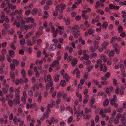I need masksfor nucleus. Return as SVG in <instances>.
Listing matches in <instances>:
<instances>
[{
    "label": "nucleus",
    "mask_w": 126,
    "mask_h": 126,
    "mask_svg": "<svg viewBox=\"0 0 126 126\" xmlns=\"http://www.w3.org/2000/svg\"><path fill=\"white\" fill-rule=\"evenodd\" d=\"M79 27L77 25H75L72 28V34H75L76 32H79Z\"/></svg>",
    "instance_id": "f257e3e1"
},
{
    "label": "nucleus",
    "mask_w": 126,
    "mask_h": 126,
    "mask_svg": "<svg viewBox=\"0 0 126 126\" xmlns=\"http://www.w3.org/2000/svg\"><path fill=\"white\" fill-rule=\"evenodd\" d=\"M100 70L103 71L104 72H106L107 70L106 64L105 63H103L100 65L99 66Z\"/></svg>",
    "instance_id": "f03ea898"
},
{
    "label": "nucleus",
    "mask_w": 126,
    "mask_h": 126,
    "mask_svg": "<svg viewBox=\"0 0 126 126\" xmlns=\"http://www.w3.org/2000/svg\"><path fill=\"white\" fill-rule=\"evenodd\" d=\"M47 80L48 82L50 83V86H52L53 85V83L51 80V78L50 75L49 74L47 75Z\"/></svg>",
    "instance_id": "7ed1b4c3"
},
{
    "label": "nucleus",
    "mask_w": 126,
    "mask_h": 126,
    "mask_svg": "<svg viewBox=\"0 0 126 126\" xmlns=\"http://www.w3.org/2000/svg\"><path fill=\"white\" fill-rule=\"evenodd\" d=\"M16 98H14L13 99L14 104H15V106L17 104H20L19 100L20 97H16Z\"/></svg>",
    "instance_id": "20e7f679"
},
{
    "label": "nucleus",
    "mask_w": 126,
    "mask_h": 126,
    "mask_svg": "<svg viewBox=\"0 0 126 126\" xmlns=\"http://www.w3.org/2000/svg\"><path fill=\"white\" fill-rule=\"evenodd\" d=\"M94 43H93L94 46H93L95 48V49H98L99 47V42L96 40L94 41Z\"/></svg>",
    "instance_id": "39448f33"
},
{
    "label": "nucleus",
    "mask_w": 126,
    "mask_h": 126,
    "mask_svg": "<svg viewBox=\"0 0 126 126\" xmlns=\"http://www.w3.org/2000/svg\"><path fill=\"white\" fill-rule=\"evenodd\" d=\"M22 17H20L18 19V21L20 22L21 24L23 26H24L26 23V21L22 19Z\"/></svg>",
    "instance_id": "423d86ee"
},
{
    "label": "nucleus",
    "mask_w": 126,
    "mask_h": 126,
    "mask_svg": "<svg viewBox=\"0 0 126 126\" xmlns=\"http://www.w3.org/2000/svg\"><path fill=\"white\" fill-rule=\"evenodd\" d=\"M100 58L101 60L103 61L104 62L106 63L107 61V58L104 54H103L100 55Z\"/></svg>",
    "instance_id": "0eeeda50"
},
{
    "label": "nucleus",
    "mask_w": 126,
    "mask_h": 126,
    "mask_svg": "<svg viewBox=\"0 0 126 126\" xmlns=\"http://www.w3.org/2000/svg\"><path fill=\"white\" fill-rule=\"evenodd\" d=\"M8 52L9 56L12 57H13L15 54L14 51L12 50H9Z\"/></svg>",
    "instance_id": "6e6552de"
},
{
    "label": "nucleus",
    "mask_w": 126,
    "mask_h": 126,
    "mask_svg": "<svg viewBox=\"0 0 126 126\" xmlns=\"http://www.w3.org/2000/svg\"><path fill=\"white\" fill-rule=\"evenodd\" d=\"M63 20L65 23L67 25H69L70 23V20L69 18L68 17L67 19L65 18V17L63 18Z\"/></svg>",
    "instance_id": "1a4fd4ad"
},
{
    "label": "nucleus",
    "mask_w": 126,
    "mask_h": 126,
    "mask_svg": "<svg viewBox=\"0 0 126 126\" xmlns=\"http://www.w3.org/2000/svg\"><path fill=\"white\" fill-rule=\"evenodd\" d=\"M91 116L90 114L87 115L86 114H84L83 116V119L85 120H88L90 118Z\"/></svg>",
    "instance_id": "9d476101"
},
{
    "label": "nucleus",
    "mask_w": 126,
    "mask_h": 126,
    "mask_svg": "<svg viewBox=\"0 0 126 126\" xmlns=\"http://www.w3.org/2000/svg\"><path fill=\"white\" fill-rule=\"evenodd\" d=\"M56 48V46L54 44H51L49 47V49L51 51H53Z\"/></svg>",
    "instance_id": "9b49d317"
},
{
    "label": "nucleus",
    "mask_w": 126,
    "mask_h": 126,
    "mask_svg": "<svg viewBox=\"0 0 126 126\" xmlns=\"http://www.w3.org/2000/svg\"><path fill=\"white\" fill-rule=\"evenodd\" d=\"M108 26V24L107 22L106 21H104L103 24L100 26V27H103L104 28L106 29Z\"/></svg>",
    "instance_id": "f8f14e48"
},
{
    "label": "nucleus",
    "mask_w": 126,
    "mask_h": 126,
    "mask_svg": "<svg viewBox=\"0 0 126 126\" xmlns=\"http://www.w3.org/2000/svg\"><path fill=\"white\" fill-rule=\"evenodd\" d=\"M38 12V10L37 8H35L33 9L31 11V13L34 15H36Z\"/></svg>",
    "instance_id": "ddd939ff"
},
{
    "label": "nucleus",
    "mask_w": 126,
    "mask_h": 126,
    "mask_svg": "<svg viewBox=\"0 0 126 126\" xmlns=\"http://www.w3.org/2000/svg\"><path fill=\"white\" fill-rule=\"evenodd\" d=\"M20 91L18 89H16L15 92V97H20L19 94L20 93Z\"/></svg>",
    "instance_id": "4468645a"
},
{
    "label": "nucleus",
    "mask_w": 126,
    "mask_h": 126,
    "mask_svg": "<svg viewBox=\"0 0 126 126\" xmlns=\"http://www.w3.org/2000/svg\"><path fill=\"white\" fill-rule=\"evenodd\" d=\"M78 60L76 58H74L72 60L71 64L72 66H75L77 63Z\"/></svg>",
    "instance_id": "2eb2a0df"
},
{
    "label": "nucleus",
    "mask_w": 126,
    "mask_h": 126,
    "mask_svg": "<svg viewBox=\"0 0 126 126\" xmlns=\"http://www.w3.org/2000/svg\"><path fill=\"white\" fill-rule=\"evenodd\" d=\"M50 120L53 124H54L55 123H58V121L57 118H54V117H51L50 119Z\"/></svg>",
    "instance_id": "dca6fc26"
},
{
    "label": "nucleus",
    "mask_w": 126,
    "mask_h": 126,
    "mask_svg": "<svg viewBox=\"0 0 126 126\" xmlns=\"http://www.w3.org/2000/svg\"><path fill=\"white\" fill-rule=\"evenodd\" d=\"M94 67L93 65H90L86 67V69L87 71L88 72H90L92 71V69Z\"/></svg>",
    "instance_id": "f3484780"
},
{
    "label": "nucleus",
    "mask_w": 126,
    "mask_h": 126,
    "mask_svg": "<svg viewBox=\"0 0 126 126\" xmlns=\"http://www.w3.org/2000/svg\"><path fill=\"white\" fill-rule=\"evenodd\" d=\"M60 76V75H55L54 76V81L55 82H58L59 80Z\"/></svg>",
    "instance_id": "a211bd4d"
},
{
    "label": "nucleus",
    "mask_w": 126,
    "mask_h": 126,
    "mask_svg": "<svg viewBox=\"0 0 126 126\" xmlns=\"http://www.w3.org/2000/svg\"><path fill=\"white\" fill-rule=\"evenodd\" d=\"M3 26L5 30H7L9 28L10 26V25L8 24H6V23H4L3 25Z\"/></svg>",
    "instance_id": "6ab92c4d"
},
{
    "label": "nucleus",
    "mask_w": 126,
    "mask_h": 126,
    "mask_svg": "<svg viewBox=\"0 0 126 126\" xmlns=\"http://www.w3.org/2000/svg\"><path fill=\"white\" fill-rule=\"evenodd\" d=\"M79 42H81V44L83 45H84L85 44V41L84 40H83L82 37H79Z\"/></svg>",
    "instance_id": "aec40b11"
},
{
    "label": "nucleus",
    "mask_w": 126,
    "mask_h": 126,
    "mask_svg": "<svg viewBox=\"0 0 126 126\" xmlns=\"http://www.w3.org/2000/svg\"><path fill=\"white\" fill-rule=\"evenodd\" d=\"M34 21V19L32 17H29L27 19V22H28L33 23Z\"/></svg>",
    "instance_id": "412c9836"
},
{
    "label": "nucleus",
    "mask_w": 126,
    "mask_h": 126,
    "mask_svg": "<svg viewBox=\"0 0 126 126\" xmlns=\"http://www.w3.org/2000/svg\"><path fill=\"white\" fill-rule=\"evenodd\" d=\"M109 103V102L108 99H106L103 103V105L104 106L106 107L108 105Z\"/></svg>",
    "instance_id": "4be33fe9"
},
{
    "label": "nucleus",
    "mask_w": 126,
    "mask_h": 126,
    "mask_svg": "<svg viewBox=\"0 0 126 126\" xmlns=\"http://www.w3.org/2000/svg\"><path fill=\"white\" fill-rule=\"evenodd\" d=\"M59 63L58 61H55L52 63V66L54 67L55 66H58L59 64Z\"/></svg>",
    "instance_id": "5701e85b"
},
{
    "label": "nucleus",
    "mask_w": 126,
    "mask_h": 126,
    "mask_svg": "<svg viewBox=\"0 0 126 126\" xmlns=\"http://www.w3.org/2000/svg\"><path fill=\"white\" fill-rule=\"evenodd\" d=\"M79 69L78 68H77L73 72V74H74L75 73H76V75H79V74L80 73V72L79 71H78Z\"/></svg>",
    "instance_id": "b1692460"
},
{
    "label": "nucleus",
    "mask_w": 126,
    "mask_h": 126,
    "mask_svg": "<svg viewBox=\"0 0 126 126\" xmlns=\"http://www.w3.org/2000/svg\"><path fill=\"white\" fill-rule=\"evenodd\" d=\"M95 32L94 29L92 30L91 29H89L88 31V33L89 35H91L94 33Z\"/></svg>",
    "instance_id": "393cba45"
},
{
    "label": "nucleus",
    "mask_w": 126,
    "mask_h": 126,
    "mask_svg": "<svg viewBox=\"0 0 126 126\" xmlns=\"http://www.w3.org/2000/svg\"><path fill=\"white\" fill-rule=\"evenodd\" d=\"M8 101L9 106L10 107H12L14 104L13 101L12 100H10Z\"/></svg>",
    "instance_id": "a878e982"
},
{
    "label": "nucleus",
    "mask_w": 126,
    "mask_h": 126,
    "mask_svg": "<svg viewBox=\"0 0 126 126\" xmlns=\"http://www.w3.org/2000/svg\"><path fill=\"white\" fill-rule=\"evenodd\" d=\"M117 36H116L112 37L111 39V43H112L114 42H115L117 39Z\"/></svg>",
    "instance_id": "bb28decb"
},
{
    "label": "nucleus",
    "mask_w": 126,
    "mask_h": 126,
    "mask_svg": "<svg viewBox=\"0 0 126 126\" xmlns=\"http://www.w3.org/2000/svg\"><path fill=\"white\" fill-rule=\"evenodd\" d=\"M10 77L12 79H14L15 77V74L13 71H11L10 73Z\"/></svg>",
    "instance_id": "cd10ccee"
},
{
    "label": "nucleus",
    "mask_w": 126,
    "mask_h": 126,
    "mask_svg": "<svg viewBox=\"0 0 126 126\" xmlns=\"http://www.w3.org/2000/svg\"><path fill=\"white\" fill-rule=\"evenodd\" d=\"M25 40L24 38H23L21 39L20 41V44L22 46L24 45L25 43Z\"/></svg>",
    "instance_id": "c85d7f7f"
},
{
    "label": "nucleus",
    "mask_w": 126,
    "mask_h": 126,
    "mask_svg": "<svg viewBox=\"0 0 126 126\" xmlns=\"http://www.w3.org/2000/svg\"><path fill=\"white\" fill-rule=\"evenodd\" d=\"M32 34V32H29L26 34L25 36L26 38L27 39L30 37Z\"/></svg>",
    "instance_id": "c756f323"
},
{
    "label": "nucleus",
    "mask_w": 126,
    "mask_h": 126,
    "mask_svg": "<svg viewBox=\"0 0 126 126\" xmlns=\"http://www.w3.org/2000/svg\"><path fill=\"white\" fill-rule=\"evenodd\" d=\"M12 62L13 64L16 66L19 63V62L15 59H13Z\"/></svg>",
    "instance_id": "7c9ffc66"
},
{
    "label": "nucleus",
    "mask_w": 126,
    "mask_h": 126,
    "mask_svg": "<svg viewBox=\"0 0 126 126\" xmlns=\"http://www.w3.org/2000/svg\"><path fill=\"white\" fill-rule=\"evenodd\" d=\"M118 31L119 33H121L123 31V28L121 26H119L118 28Z\"/></svg>",
    "instance_id": "2f4dec72"
},
{
    "label": "nucleus",
    "mask_w": 126,
    "mask_h": 126,
    "mask_svg": "<svg viewBox=\"0 0 126 126\" xmlns=\"http://www.w3.org/2000/svg\"><path fill=\"white\" fill-rule=\"evenodd\" d=\"M10 46L11 48L14 50H15L16 49V48L14 44V42H11L10 45Z\"/></svg>",
    "instance_id": "473e14b6"
},
{
    "label": "nucleus",
    "mask_w": 126,
    "mask_h": 126,
    "mask_svg": "<svg viewBox=\"0 0 126 126\" xmlns=\"http://www.w3.org/2000/svg\"><path fill=\"white\" fill-rule=\"evenodd\" d=\"M60 85L61 86L64 87L66 85V82L64 80H63L61 81L60 82Z\"/></svg>",
    "instance_id": "72a5a7b5"
},
{
    "label": "nucleus",
    "mask_w": 126,
    "mask_h": 126,
    "mask_svg": "<svg viewBox=\"0 0 126 126\" xmlns=\"http://www.w3.org/2000/svg\"><path fill=\"white\" fill-rule=\"evenodd\" d=\"M114 51L113 50H111L109 54V56L110 57H112L114 56Z\"/></svg>",
    "instance_id": "f704fd0d"
},
{
    "label": "nucleus",
    "mask_w": 126,
    "mask_h": 126,
    "mask_svg": "<svg viewBox=\"0 0 126 126\" xmlns=\"http://www.w3.org/2000/svg\"><path fill=\"white\" fill-rule=\"evenodd\" d=\"M7 52L6 49L5 48H3L1 51V53L2 55H5Z\"/></svg>",
    "instance_id": "c9c22d12"
},
{
    "label": "nucleus",
    "mask_w": 126,
    "mask_h": 126,
    "mask_svg": "<svg viewBox=\"0 0 126 126\" xmlns=\"http://www.w3.org/2000/svg\"><path fill=\"white\" fill-rule=\"evenodd\" d=\"M10 67L12 71H14L15 69V66L12 63H11L10 65Z\"/></svg>",
    "instance_id": "e433bc0d"
},
{
    "label": "nucleus",
    "mask_w": 126,
    "mask_h": 126,
    "mask_svg": "<svg viewBox=\"0 0 126 126\" xmlns=\"http://www.w3.org/2000/svg\"><path fill=\"white\" fill-rule=\"evenodd\" d=\"M21 74L23 76V78L24 79L25 78V74H26V72L25 70L24 69H22L21 71Z\"/></svg>",
    "instance_id": "4c0bfd02"
},
{
    "label": "nucleus",
    "mask_w": 126,
    "mask_h": 126,
    "mask_svg": "<svg viewBox=\"0 0 126 126\" xmlns=\"http://www.w3.org/2000/svg\"><path fill=\"white\" fill-rule=\"evenodd\" d=\"M96 49H95V48L93 46H90V50L92 52H95Z\"/></svg>",
    "instance_id": "58836bf2"
},
{
    "label": "nucleus",
    "mask_w": 126,
    "mask_h": 126,
    "mask_svg": "<svg viewBox=\"0 0 126 126\" xmlns=\"http://www.w3.org/2000/svg\"><path fill=\"white\" fill-rule=\"evenodd\" d=\"M83 59L85 60H88L89 59V56L88 54L84 55Z\"/></svg>",
    "instance_id": "ea45409f"
},
{
    "label": "nucleus",
    "mask_w": 126,
    "mask_h": 126,
    "mask_svg": "<svg viewBox=\"0 0 126 126\" xmlns=\"http://www.w3.org/2000/svg\"><path fill=\"white\" fill-rule=\"evenodd\" d=\"M8 32L10 35H12L15 32V31L13 29H11V30H8Z\"/></svg>",
    "instance_id": "a19ab883"
},
{
    "label": "nucleus",
    "mask_w": 126,
    "mask_h": 126,
    "mask_svg": "<svg viewBox=\"0 0 126 126\" xmlns=\"http://www.w3.org/2000/svg\"><path fill=\"white\" fill-rule=\"evenodd\" d=\"M5 57L4 55L2 56L1 55H0V60L1 62H2L4 61Z\"/></svg>",
    "instance_id": "79ce46f5"
},
{
    "label": "nucleus",
    "mask_w": 126,
    "mask_h": 126,
    "mask_svg": "<svg viewBox=\"0 0 126 126\" xmlns=\"http://www.w3.org/2000/svg\"><path fill=\"white\" fill-rule=\"evenodd\" d=\"M88 76V72H86L84 74V79H86Z\"/></svg>",
    "instance_id": "37998d69"
},
{
    "label": "nucleus",
    "mask_w": 126,
    "mask_h": 126,
    "mask_svg": "<svg viewBox=\"0 0 126 126\" xmlns=\"http://www.w3.org/2000/svg\"><path fill=\"white\" fill-rule=\"evenodd\" d=\"M64 77L65 79L67 82H68L70 79V77L69 76H68L67 74L66 73L65 74Z\"/></svg>",
    "instance_id": "c03bdc74"
},
{
    "label": "nucleus",
    "mask_w": 126,
    "mask_h": 126,
    "mask_svg": "<svg viewBox=\"0 0 126 126\" xmlns=\"http://www.w3.org/2000/svg\"><path fill=\"white\" fill-rule=\"evenodd\" d=\"M109 100H110V104L112 106H113L114 105V104L115 103V100L113 98H112L111 99L109 98Z\"/></svg>",
    "instance_id": "a18cd8bd"
},
{
    "label": "nucleus",
    "mask_w": 126,
    "mask_h": 126,
    "mask_svg": "<svg viewBox=\"0 0 126 126\" xmlns=\"http://www.w3.org/2000/svg\"><path fill=\"white\" fill-rule=\"evenodd\" d=\"M42 43V40L40 39H38L37 41V43L38 45H41Z\"/></svg>",
    "instance_id": "49530a36"
},
{
    "label": "nucleus",
    "mask_w": 126,
    "mask_h": 126,
    "mask_svg": "<svg viewBox=\"0 0 126 126\" xmlns=\"http://www.w3.org/2000/svg\"><path fill=\"white\" fill-rule=\"evenodd\" d=\"M84 24L86 27L87 28H89L90 26L89 23L87 21H85Z\"/></svg>",
    "instance_id": "de8ad7c7"
},
{
    "label": "nucleus",
    "mask_w": 126,
    "mask_h": 126,
    "mask_svg": "<svg viewBox=\"0 0 126 126\" xmlns=\"http://www.w3.org/2000/svg\"><path fill=\"white\" fill-rule=\"evenodd\" d=\"M7 60L10 63H11L12 62V59L10 56L8 55L7 56Z\"/></svg>",
    "instance_id": "09e8293b"
},
{
    "label": "nucleus",
    "mask_w": 126,
    "mask_h": 126,
    "mask_svg": "<svg viewBox=\"0 0 126 126\" xmlns=\"http://www.w3.org/2000/svg\"><path fill=\"white\" fill-rule=\"evenodd\" d=\"M92 82H93L95 85H97L98 84V81L97 80H95L94 79H93L92 81Z\"/></svg>",
    "instance_id": "8fccbe9b"
},
{
    "label": "nucleus",
    "mask_w": 126,
    "mask_h": 126,
    "mask_svg": "<svg viewBox=\"0 0 126 126\" xmlns=\"http://www.w3.org/2000/svg\"><path fill=\"white\" fill-rule=\"evenodd\" d=\"M27 45L30 47L32 46V45L31 43V42L29 40H28L27 41Z\"/></svg>",
    "instance_id": "3c124183"
},
{
    "label": "nucleus",
    "mask_w": 126,
    "mask_h": 126,
    "mask_svg": "<svg viewBox=\"0 0 126 126\" xmlns=\"http://www.w3.org/2000/svg\"><path fill=\"white\" fill-rule=\"evenodd\" d=\"M73 119V117L72 116H70L68 119L67 123H70L72 121Z\"/></svg>",
    "instance_id": "603ef678"
},
{
    "label": "nucleus",
    "mask_w": 126,
    "mask_h": 126,
    "mask_svg": "<svg viewBox=\"0 0 126 126\" xmlns=\"http://www.w3.org/2000/svg\"><path fill=\"white\" fill-rule=\"evenodd\" d=\"M109 44V43L106 42H103L101 45V46H106L108 45Z\"/></svg>",
    "instance_id": "864d4df0"
},
{
    "label": "nucleus",
    "mask_w": 126,
    "mask_h": 126,
    "mask_svg": "<svg viewBox=\"0 0 126 126\" xmlns=\"http://www.w3.org/2000/svg\"><path fill=\"white\" fill-rule=\"evenodd\" d=\"M99 119V116L98 115L96 116L95 118V121L96 123H97Z\"/></svg>",
    "instance_id": "5fc2aeb1"
},
{
    "label": "nucleus",
    "mask_w": 126,
    "mask_h": 126,
    "mask_svg": "<svg viewBox=\"0 0 126 126\" xmlns=\"http://www.w3.org/2000/svg\"><path fill=\"white\" fill-rule=\"evenodd\" d=\"M101 83L103 85H107L109 83V82L107 81H103L101 82Z\"/></svg>",
    "instance_id": "6e6d98bb"
},
{
    "label": "nucleus",
    "mask_w": 126,
    "mask_h": 126,
    "mask_svg": "<svg viewBox=\"0 0 126 126\" xmlns=\"http://www.w3.org/2000/svg\"><path fill=\"white\" fill-rule=\"evenodd\" d=\"M42 33H41L38 31L36 33V37H39L40 35H42Z\"/></svg>",
    "instance_id": "4d7b16f0"
},
{
    "label": "nucleus",
    "mask_w": 126,
    "mask_h": 126,
    "mask_svg": "<svg viewBox=\"0 0 126 126\" xmlns=\"http://www.w3.org/2000/svg\"><path fill=\"white\" fill-rule=\"evenodd\" d=\"M114 50L117 54H118L120 52V49H118L117 48H114Z\"/></svg>",
    "instance_id": "13d9d810"
},
{
    "label": "nucleus",
    "mask_w": 126,
    "mask_h": 126,
    "mask_svg": "<svg viewBox=\"0 0 126 126\" xmlns=\"http://www.w3.org/2000/svg\"><path fill=\"white\" fill-rule=\"evenodd\" d=\"M31 11L29 9L26 10L25 12V14L27 16H28L31 13Z\"/></svg>",
    "instance_id": "bf43d9fd"
},
{
    "label": "nucleus",
    "mask_w": 126,
    "mask_h": 126,
    "mask_svg": "<svg viewBox=\"0 0 126 126\" xmlns=\"http://www.w3.org/2000/svg\"><path fill=\"white\" fill-rule=\"evenodd\" d=\"M41 55V52L40 51H39L37 53V57H40Z\"/></svg>",
    "instance_id": "052dcab7"
},
{
    "label": "nucleus",
    "mask_w": 126,
    "mask_h": 126,
    "mask_svg": "<svg viewBox=\"0 0 126 126\" xmlns=\"http://www.w3.org/2000/svg\"><path fill=\"white\" fill-rule=\"evenodd\" d=\"M120 36L121 37L123 38L125 37L126 36L125 32H123L122 33H121L120 34Z\"/></svg>",
    "instance_id": "680f3d73"
},
{
    "label": "nucleus",
    "mask_w": 126,
    "mask_h": 126,
    "mask_svg": "<svg viewBox=\"0 0 126 126\" xmlns=\"http://www.w3.org/2000/svg\"><path fill=\"white\" fill-rule=\"evenodd\" d=\"M13 121L14 124L16 125L17 124V117L16 116L14 117Z\"/></svg>",
    "instance_id": "e2e57ef3"
},
{
    "label": "nucleus",
    "mask_w": 126,
    "mask_h": 126,
    "mask_svg": "<svg viewBox=\"0 0 126 126\" xmlns=\"http://www.w3.org/2000/svg\"><path fill=\"white\" fill-rule=\"evenodd\" d=\"M60 7H61V9L62 10H63L65 8L66 5L65 4H63L60 5Z\"/></svg>",
    "instance_id": "0e129e2a"
},
{
    "label": "nucleus",
    "mask_w": 126,
    "mask_h": 126,
    "mask_svg": "<svg viewBox=\"0 0 126 126\" xmlns=\"http://www.w3.org/2000/svg\"><path fill=\"white\" fill-rule=\"evenodd\" d=\"M100 4V3L99 1L96 2V7L95 8L96 9L98 8V7L99 6Z\"/></svg>",
    "instance_id": "69168bd1"
},
{
    "label": "nucleus",
    "mask_w": 126,
    "mask_h": 126,
    "mask_svg": "<svg viewBox=\"0 0 126 126\" xmlns=\"http://www.w3.org/2000/svg\"><path fill=\"white\" fill-rule=\"evenodd\" d=\"M1 44L2 47L4 48L6 46L7 44V42L5 41L4 42Z\"/></svg>",
    "instance_id": "338daca9"
},
{
    "label": "nucleus",
    "mask_w": 126,
    "mask_h": 126,
    "mask_svg": "<svg viewBox=\"0 0 126 126\" xmlns=\"http://www.w3.org/2000/svg\"><path fill=\"white\" fill-rule=\"evenodd\" d=\"M113 47L115 48H117L118 47V44L117 43H115L112 45Z\"/></svg>",
    "instance_id": "774afa93"
}]
</instances>
